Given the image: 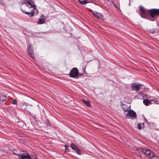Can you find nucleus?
<instances>
[{
	"instance_id": "obj_1",
	"label": "nucleus",
	"mask_w": 159,
	"mask_h": 159,
	"mask_svg": "<svg viewBox=\"0 0 159 159\" xmlns=\"http://www.w3.org/2000/svg\"><path fill=\"white\" fill-rule=\"evenodd\" d=\"M139 9L140 10V15L141 16L145 18L149 14L151 17L152 19L151 20L154 21L155 20L156 18L158 15H159V9H152L147 11L142 6L139 7Z\"/></svg>"
},
{
	"instance_id": "obj_2",
	"label": "nucleus",
	"mask_w": 159,
	"mask_h": 159,
	"mask_svg": "<svg viewBox=\"0 0 159 159\" xmlns=\"http://www.w3.org/2000/svg\"><path fill=\"white\" fill-rule=\"evenodd\" d=\"M25 4L26 6L29 8H31L30 11H26L24 10H22V11L24 13L28 15L30 17L32 16L34 14H36L38 13V10L32 5L31 3L27 0H23L20 2V4L22 5Z\"/></svg>"
},
{
	"instance_id": "obj_3",
	"label": "nucleus",
	"mask_w": 159,
	"mask_h": 159,
	"mask_svg": "<svg viewBox=\"0 0 159 159\" xmlns=\"http://www.w3.org/2000/svg\"><path fill=\"white\" fill-rule=\"evenodd\" d=\"M140 151L146 156L149 158H152L154 157V154L150 150L145 149H141Z\"/></svg>"
},
{
	"instance_id": "obj_4",
	"label": "nucleus",
	"mask_w": 159,
	"mask_h": 159,
	"mask_svg": "<svg viewBox=\"0 0 159 159\" xmlns=\"http://www.w3.org/2000/svg\"><path fill=\"white\" fill-rule=\"evenodd\" d=\"M78 74L79 71L78 69L76 68L75 67L71 70L69 73V75L71 77L75 78L78 76Z\"/></svg>"
},
{
	"instance_id": "obj_5",
	"label": "nucleus",
	"mask_w": 159,
	"mask_h": 159,
	"mask_svg": "<svg viewBox=\"0 0 159 159\" xmlns=\"http://www.w3.org/2000/svg\"><path fill=\"white\" fill-rule=\"evenodd\" d=\"M128 116L132 118L133 119H134L136 117V115L134 111L133 110H130L128 111V113L126 114V118H128Z\"/></svg>"
},
{
	"instance_id": "obj_6",
	"label": "nucleus",
	"mask_w": 159,
	"mask_h": 159,
	"mask_svg": "<svg viewBox=\"0 0 159 159\" xmlns=\"http://www.w3.org/2000/svg\"><path fill=\"white\" fill-rule=\"evenodd\" d=\"M146 98L149 99L151 102H153V103H155L156 104H159V101L158 98L153 97L151 96H147Z\"/></svg>"
},
{
	"instance_id": "obj_7",
	"label": "nucleus",
	"mask_w": 159,
	"mask_h": 159,
	"mask_svg": "<svg viewBox=\"0 0 159 159\" xmlns=\"http://www.w3.org/2000/svg\"><path fill=\"white\" fill-rule=\"evenodd\" d=\"M141 85L138 83H134L131 85V88L133 90L138 91Z\"/></svg>"
},
{
	"instance_id": "obj_8",
	"label": "nucleus",
	"mask_w": 159,
	"mask_h": 159,
	"mask_svg": "<svg viewBox=\"0 0 159 159\" xmlns=\"http://www.w3.org/2000/svg\"><path fill=\"white\" fill-rule=\"evenodd\" d=\"M18 157L22 159H32L30 156L27 154H22Z\"/></svg>"
},
{
	"instance_id": "obj_9",
	"label": "nucleus",
	"mask_w": 159,
	"mask_h": 159,
	"mask_svg": "<svg viewBox=\"0 0 159 159\" xmlns=\"http://www.w3.org/2000/svg\"><path fill=\"white\" fill-rule=\"evenodd\" d=\"M93 14L98 19H102L103 17V16L101 14L98 12H93Z\"/></svg>"
},
{
	"instance_id": "obj_10",
	"label": "nucleus",
	"mask_w": 159,
	"mask_h": 159,
	"mask_svg": "<svg viewBox=\"0 0 159 159\" xmlns=\"http://www.w3.org/2000/svg\"><path fill=\"white\" fill-rule=\"evenodd\" d=\"M28 53L29 55L32 58L34 59V54L33 53V51L31 48L30 46L29 45V47L28 48Z\"/></svg>"
},
{
	"instance_id": "obj_11",
	"label": "nucleus",
	"mask_w": 159,
	"mask_h": 159,
	"mask_svg": "<svg viewBox=\"0 0 159 159\" xmlns=\"http://www.w3.org/2000/svg\"><path fill=\"white\" fill-rule=\"evenodd\" d=\"M45 21V19L44 18L43 16H42L40 17V18L39 19L38 21V23L39 24H43Z\"/></svg>"
},
{
	"instance_id": "obj_12",
	"label": "nucleus",
	"mask_w": 159,
	"mask_h": 159,
	"mask_svg": "<svg viewBox=\"0 0 159 159\" xmlns=\"http://www.w3.org/2000/svg\"><path fill=\"white\" fill-rule=\"evenodd\" d=\"M143 104L146 106H149L152 103V102H151V101L149 99H144L143 100Z\"/></svg>"
},
{
	"instance_id": "obj_13",
	"label": "nucleus",
	"mask_w": 159,
	"mask_h": 159,
	"mask_svg": "<svg viewBox=\"0 0 159 159\" xmlns=\"http://www.w3.org/2000/svg\"><path fill=\"white\" fill-rule=\"evenodd\" d=\"M122 109L125 112L129 111V107L125 105H123L122 106Z\"/></svg>"
},
{
	"instance_id": "obj_14",
	"label": "nucleus",
	"mask_w": 159,
	"mask_h": 159,
	"mask_svg": "<svg viewBox=\"0 0 159 159\" xmlns=\"http://www.w3.org/2000/svg\"><path fill=\"white\" fill-rule=\"evenodd\" d=\"M70 147L73 150H76L78 148L77 146L73 143L71 144Z\"/></svg>"
},
{
	"instance_id": "obj_15",
	"label": "nucleus",
	"mask_w": 159,
	"mask_h": 159,
	"mask_svg": "<svg viewBox=\"0 0 159 159\" xmlns=\"http://www.w3.org/2000/svg\"><path fill=\"white\" fill-rule=\"evenodd\" d=\"M82 101L88 107L90 106V102L89 101L84 100H82Z\"/></svg>"
},
{
	"instance_id": "obj_16",
	"label": "nucleus",
	"mask_w": 159,
	"mask_h": 159,
	"mask_svg": "<svg viewBox=\"0 0 159 159\" xmlns=\"http://www.w3.org/2000/svg\"><path fill=\"white\" fill-rule=\"evenodd\" d=\"M79 2L82 4H85L87 3V0H78Z\"/></svg>"
},
{
	"instance_id": "obj_17",
	"label": "nucleus",
	"mask_w": 159,
	"mask_h": 159,
	"mask_svg": "<svg viewBox=\"0 0 159 159\" xmlns=\"http://www.w3.org/2000/svg\"><path fill=\"white\" fill-rule=\"evenodd\" d=\"M143 124L142 123L139 124L138 125V128L139 129H141L142 127L143 126Z\"/></svg>"
},
{
	"instance_id": "obj_18",
	"label": "nucleus",
	"mask_w": 159,
	"mask_h": 159,
	"mask_svg": "<svg viewBox=\"0 0 159 159\" xmlns=\"http://www.w3.org/2000/svg\"><path fill=\"white\" fill-rule=\"evenodd\" d=\"M76 153L78 154H81L80 150L78 148L76 150H75Z\"/></svg>"
},
{
	"instance_id": "obj_19",
	"label": "nucleus",
	"mask_w": 159,
	"mask_h": 159,
	"mask_svg": "<svg viewBox=\"0 0 159 159\" xmlns=\"http://www.w3.org/2000/svg\"><path fill=\"white\" fill-rule=\"evenodd\" d=\"M46 123H47V124L48 125H50V122L48 120H46Z\"/></svg>"
},
{
	"instance_id": "obj_20",
	"label": "nucleus",
	"mask_w": 159,
	"mask_h": 159,
	"mask_svg": "<svg viewBox=\"0 0 159 159\" xmlns=\"http://www.w3.org/2000/svg\"><path fill=\"white\" fill-rule=\"evenodd\" d=\"M17 102V101L16 100H14L13 101V104H16Z\"/></svg>"
},
{
	"instance_id": "obj_21",
	"label": "nucleus",
	"mask_w": 159,
	"mask_h": 159,
	"mask_svg": "<svg viewBox=\"0 0 159 159\" xmlns=\"http://www.w3.org/2000/svg\"><path fill=\"white\" fill-rule=\"evenodd\" d=\"M154 31L153 30H150L149 32L151 33H153L154 32Z\"/></svg>"
},
{
	"instance_id": "obj_22",
	"label": "nucleus",
	"mask_w": 159,
	"mask_h": 159,
	"mask_svg": "<svg viewBox=\"0 0 159 159\" xmlns=\"http://www.w3.org/2000/svg\"><path fill=\"white\" fill-rule=\"evenodd\" d=\"M65 148L66 150L68 149L67 148H68V146L67 145L65 146Z\"/></svg>"
},
{
	"instance_id": "obj_23",
	"label": "nucleus",
	"mask_w": 159,
	"mask_h": 159,
	"mask_svg": "<svg viewBox=\"0 0 159 159\" xmlns=\"http://www.w3.org/2000/svg\"><path fill=\"white\" fill-rule=\"evenodd\" d=\"M26 106L28 105H29V104H28V103H26Z\"/></svg>"
}]
</instances>
